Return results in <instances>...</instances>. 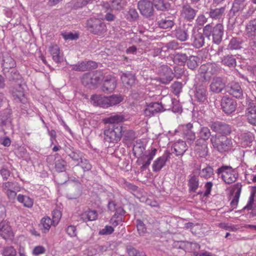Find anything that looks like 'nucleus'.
<instances>
[{
    "instance_id": "nucleus-62",
    "label": "nucleus",
    "mask_w": 256,
    "mask_h": 256,
    "mask_svg": "<svg viewBox=\"0 0 256 256\" xmlns=\"http://www.w3.org/2000/svg\"><path fill=\"white\" fill-rule=\"evenodd\" d=\"M183 134L188 142H192L196 139L195 133L192 130H183Z\"/></svg>"
},
{
    "instance_id": "nucleus-34",
    "label": "nucleus",
    "mask_w": 256,
    "mask_h": 256,
    "mask_svg": "<svg viewBox=\"0 0 256 256\" xmlns=\"http://www.w3.org/2000/svg\"><path fill=\"white\" fill-rule=\"evenodd\" d=\"M98 218V212L95 210L88 209L84 212L80 216V220L86 222L96 220Z\"/></svg>"
},
{
    "instance_id": "nucleus-7",
    "label": "nucleus",
    "mask_w": 256,
    "mask_h": 256,
    "mask_svg": "<svg viewBox=\"0 0 256 256\" xmlns=\"http://www.w3.org/2000/svg\"><path fill=\"white\" fill-rule=\"evenodd\" d=\"M88 30L94 34L102 35L106 32V26L102 20L92 17L87 21Z\"/></svg>"
},
{
    "instance_id": "nucleus-3",
    "label": "nucleus",
    "mask_w": 256,
    "mask_h": 256,
    "mask_svg": "<svg viewBox=\"0 0 256 256\" xmlns=\"http://www.w3.org/2000/svg\"><path fill=\"white\" fill-rule=\"evenodd\" d=\"M124 132L121 126L112 125L106 128L104 130V141L108 143L119 142Z\"/></svg>"
},
{
    "instance_id": "nucleus-59",
    "label": "nucleus",
    "mask_w": 256,
    "mask_h": 256,
    "mask_svg": "<svg viewBox=\"0 0 256 256\" xmlns=\"http://www.w3.org/2000/svg\"><path fill=\"white\" fill-rule=\"evenodd\" d=\"M76 166H80L84 170V172L89 171L91 170L92 168V166L90 164L89 160L86 158H84V156L79 161V164L78 163Z\"/></svg>"
},
{
    "instance_id": "nucleus-55",
    "label": "nucleus",
    "mask_w": 256,
    "mask_h": 256,
    "mask_svg": "<svg viewBox=\"0 0 256 256\" xmlns=\"http://www.w3.org/2000/svg\"><path fill=\"white\" fill-rule=\"evenodd\" d=\"M66 162L61 158L55 160V168L58 172H62L66 170Z\"/></svg>"
},
{
    "instance_id": "nucleus-20",
    "label": "nucleus",
    "mask_w": 256,
    "mask_h": 256,
    "mask_svg": "<svg viewBox=\"0 0 256 256\" xmlns=\"http://www.w3.org/2000/svg\"><path fill=\"white\" fill-rule=\"evenodd\" d=\"M208 143L202 140H196V142L195 151L201 158H205L208 152Z\"/></svg>"
},
{
    "instance_id": "nucleus-18",
    "label": "nucleus",
    "mask_w": 256,
    "mask_h": 256,
    "mask_svg": "<svg viewBox=\"0 0 256 256\" xmlns=\"http://www.w3.org/2000/svg\"><path fill=\"white\" fill-rule=\"evenodd\" d=\"M48 51L52 60L56 63H61L64 61V56L60 52L59 46L56 44H52L48 48Z\"/></svg>"
},
{
    "instance_id": "nucleus-14",
    "label": "nucleus",
    "mask_w": 256,
    "mask_h": 256,
    "mask_svg": "<svg viewBox=\"0 0 256 256\" xmlns=\"http://www.w3.org/2000/svg\"><path fill=\"white\" fill-rule=\"evenodd\" d=\"M160 82L164 84H168L173 79V72L169 66L166 65L162 66L159 69Z\"/></svg>"
},
{
    "instance_id": "nucleus-49",
    "label": "nucleus",
    "mask_w": 256,
    "mask_h": 256,
    "mask_svg": "<svg viewBox=\"0 0 256 256\" xmlns=\"http://www.w3.org/2000/svg\"><path fill=\"white\" fill-rule=\"evenodd\" d=\"M144 150L145 148L142 142H136V144L134 145L132 152L134 156L138 158L144 154Z\"/></svg>"
},
{
    "instance_id": "nucleus-17",
    "label": "nucleus",
    "mask_w": 256,
    "mask_h": 256,
    "mask_svg": "<svg viewBox=\"0 0 256 256\" xmlns=\"http://www.w3.org/2000/svg\"><path fill=\"white\" fill-rule=\"evenodd\" d=\"M116 84V80L114 77L107 76L101 86V90L105 94L111 93L115 90Z\"/></svg>"
},
{
    "instance_id": "nucleus-60",
    "label": "nucleus",
    "mask_w": 256,
    "mask_h": 256,
    "mask_svg": "<svg viewBox=\"0 0 256 256\" xmlns=\"http://www.w3.org/2000/svg\"><path fill=\"white\" fill-rule=\"evenodd\" d=\"M248 33L250 36H256V19L250 20L246 26Z\"/></svg>"
},
{
    "instance_id": "nucleus-51",
    "label": "nucleus",
    "mask_w": 256,
    "mask_h": 256,
    "mask_svg": "<svg viewBox=\"0 0 256 256\" xmlns=\"http://www.w3.org/2000/svg\"><path fill=\"white\" fill-rule=\"evenodd\" d=\"M110 106L120 104L124 100L123 97L120 94H112L108 96Z\"/></svg>"
},
{
    "instance_id": "nucleus-38",
    "label": "nucleus",
    "mask_w": 256,
    "mask_h": 256,
    "mask_svg": "<svg viewBox=\"0 0 256 256\" xmlns=\"http://www.w3.org/2000/svg\"><path fill=\"white\" fill-rule=\"evenodd\" d=\"M121 80L124 84L132 86L135 82V76L132 73L126 72L122 74Z\"/></svg>"
},
{
    "instance_id": "nucleus-13",
    "label": "nucleus",
    "mask_w": 256,
    "mask_h": 256,
    "mask_svg": "<svg viewBox=\"0 0 256 256\" xmlns=\"http://www.w3.org/2000/svg\"><path fill=\"white\" fill-rule=\"evenodd\" d=\"M138 8L143 16H151L154 14L153 4L148 0H140L138 4Z\"/></svg>"
},
{
    "instance_id": "nucleus-44",
    "label": "nucleus",
    "mask_w": 256,
    "mask_h": 256,
    "mask_svg": "<svg viewBox=\"0 0 256 256\" xmlns=\"http://www.w3.org/2000/svg\"><path fill=\"white\" fill-rule=\"evenodd\" d=\"M188 186H189V190L190 192H196L199 186V180L198 177L195 175L192 176L188 180Z\"/></svg>"
},
{
    "instance_id": "nucleus-28",
    "label": "nucleus",
    "mask_w": 256,
    "mask_h": 256,
    "mask_svg": "<svg viewBox=\"0 0 256 256\" xmlns=\"http://www.w3.org/2000/svg\"><path fill=\"white\" fill-rule=\"evenodd\" d=\"M12 234L11 227L6 221L0 222V236L4 238H9Z\"/></svg>"
},
{
    "instance_id": "nucleus-2",
    "label": "nucleus",
    "mask_w": 256,
    "mask_h": 256,
    "mask_svg": "<svg viewBox=\"0 0 256 256\" xmlns=\"http://www.w3.org/2000/svg\"><path fill=\"white\" fill-rule=\"evenodd\" d=\"M210 142L214 148L220 153L228 152L233 148L232 139L224 135H212L210 138Z\"/></svg>"
},
{
    "instance_id": "nucleus-47",
    "label": "nucleus",
    "mask_w": 256,
    "mask_h": 256,
    "mask_svg": "<svg viewBox=\"0 0 256 256\" xmlns=\"http://www.w3.org/2000/svg\"><path fill=\"white\" fill-rule=\"evenodd\" d=\"M2 188L6 193L10 190H15L20 191V187L18 186L17 183L10 182L3 183Z\"/></svg>"
},
{
    "instance_id": "nucleus-21",
    "label": "nucleus",
    "mask_w": 256,
    "mask_h": 256,
    "mask_svg": "<svg viewBox=\"0 0 256 256\" xmlns=\"http://www.w3.org/2000/svg\"><path fill=\"white\" fill-rule=\"evenodd\" d=\"M65 152L72 160L78 164L79 161L84 156L82 152L71 146L66 148Z\"/></svg>"
},
{
    "instance_id": "nucleus-53",
    "label": "nucleus",
    "mask_w": 256,
    "mask_h": 256,
    "mask_svg": "<svg viewBox=\"0 0 256 256\" xmlns=\"http://www.w3.org/2000/svg\"><path fill=\"white\" fill-rule=\"evenodd\" d=\"M254 154L251 152L244 153L243 158L248 164L256 165V146L254 147Z\"/></svg>"
},
{
    "instance_id": "nucleus-29",
    "label": "nucleus",
    "mask_w": 256,
    "mask_h": 256,
    "mask_svg": "<svg viewBox=\"0 0 256 256\" xmlns=\"http://www.w3.org/2000/svg\"><path fill=\"white\" fill-rule=\"evenodd\" d=\"M190 31V29L184 26L182 28H178L175 30V36L179 40L185 42L188 40Z\"/></svg>"
},
{
    "instance_id": "nucleus-31",
    "label": "nucleus",
    "mask_w": 256,
    "mask_h": 256,
    "mask_svg": "<svg viewBox=\"0 0 256 256\" xmlns=\"http://www.w3.org/2000/svg\"><path fill=\"white\" fill-rule=\"evenodd\" d=\"M4 62L2 64L3 68L2 71L4 74L6 72H9L12 69H15L16 64L14 60L10 56H7L4 58Z\"/></svg>"
},
{
    "instance_id": "nucleus-8",
    "label": "nucleus",
    "mask_w": 256,
    "mask_h": 256,
    "mask_svg": "<svg viewBox=\"0 0 256 256\" xmlns=\"http://www.w3.org/2000/svg\"><path fill=\"white\" fill-rule=\"evenodd\" d=\"M209 126L213 132L220 134V136H226L230 135L232 132V126L222 122H212L209 124Z\"/></svg>"
},
{
    "instance_id": "nucleus-39",
    "label": "nucleus",
    "mask_w": 256,
    "mask_h": 256,
    "mask_svg": "<svg viewBox=\"0 0 256 256\" xmlns=\"http://www.w3.org/2000/svg\"><path fill=\"white\" fill-rule=\"evenodd\" d=\"M211 136V132L208 127H201L198 133V139L197 140H202L206 142Z\"/></svg>"
},
{
    "instance_id": "nucleus-45",
    "label": "nucleus",
    "mask_w": 256,
    "mask_h": 256,
    "mask_svg": "<svg viewBox=\"0 0 256 256\" xmlns=\"http://www.w3.org/2000/svg\"><path fill=\"white\" fill-rule=\"evenodd\" d=\"M199 174L201 178L208 179L214 175V169L212 166H207L205 168L200 170Z\"/></svg>"
},
{
    "instance_id": "nucleus-30",
    "label": "nucleus",
    "mask_w": 256,
    "mask_h": 256,
    "mask_svg": "<svg viewBox=\"0 0 256 256\" xmlns=\"http://www.w3.org/2000/svg\"><path fill=\"white\" fill-rule=\"evenodd\" d=\"M242 185L240 183H237L234 185L232 190L235 192L232 200L230 202V206L233 208H236L238 202V200L241 192Z\"/></svg>"
},
{
    "instance_id": "nucleus-37",
    "label": "nucleus",
    "mask_w": 256,
    "mask_h": 256,
    "mask_svg": "<svg viewBox=\"0 0 256 256\" xmlns=\"http://www.w3.org/2000/svg\"><path fill=\"white\" fill-rule=\"evenodd\" d=\"M100 6L102 11V15L105 14L104 16H115V15L117 14L116 12H114L110 3L104 2Z\"/></svg>"
},
{
    "instance_id": "nucleus-50",
    "label": "nucleus",
    "mask_w": 256,
    "mask_h": 256,
    "mask_svg": "<svg viewBox=\"0 0 256 256\" xmlns=\"http://www.w3.org/2000/svg\"><path fill=\"white\" fill-rule=\"evenodd\" d=\"M242 40L239 38H233L231 39L228 48L230 50H238L242 48Z\"/></svg>"
},
{
    "instance_id": "nucleus-61",
    "label": "nucleus",
    "mask_w": 256,
    "mask_h": 256,
    "mask_svg": "<svg viewBox=\"0 0 256 256\" xmlns=\"http://www.w3.org/2000/svg\"><path fill=\"white\" fill-rule=\"evenodd\" d=\"M136 227L138 234L140 236H144L146 233V228L143 222L140 220H136Z\"/></svg>"
},
{
    "instance_id": "nucleus-52",
    "label": "nucleus",
    "mask_w": 256,
    "mask_h": 256,
    "mask_svg": "<svg viewBox=\"0 0 256 256\" xmlns=\"http://www.w3.org/2000/svg\"><path fill=\"white\" fill-rule=\"evenodd\" d=\"M16 199L18 202L22 203L26 207L31 208L32 206V200L29 196L18 194Z\"/></svg>"
},
{
    "instance_id": "nucleus-27",
    "label": "nucleus",
    "mask_w": 256,
    "mask_h": 256,
    "mask_svg": "<svg viewBox=\"0 0 256 256\" xmlns=\"http://www.w3.org/2000/svg\"><path fill=\"white\" fill-rule=\"evenodd\" d=\"M192 31V44L196 48L202 47L204 44V34L198 31Z\"/></svg>"
},
{
    "instance_id": "nucleus-10",
    "label": "nucleus",
    "mask_w": 256,
    "mask_h": 256,
    "mask_svg": "<svg viewBox=\"0 0 256 256\" xmlns=\"http://www.w3.org/2000/svg\"><path fill=\"white\" fill-rule=\"evenodd\" d=\"M147 108L144 110V114L146 116H152L158 112H162L166 110H170V108H167L164 104L162 102H150L146 104Z\"/></svg>"
},
{
    "instance_id": "nucleus-5",
    "label": "nucleus",
    "mask_w": 256,
    "mask_h": 256,
    "mask_svg": "<svg viewBox=\"0 0 256 256\" xmlns=\"http://www.w3.org/2000/svg\"><path fill=\"white\" fill-rule=\"evenodd\" d=\"M216 172L218 176L221 175V178L227 184L235 182L238 177L236 170L230 166H222L216 170Z\"/></svg>"
},
{
    "instance_id": "nucleus-16",
    "label": "nucleus",
    "mask_w": 256,
    "mask_h": 256,
    "mask_svg": "<svg viewBox=\"0 0 256 256\" xmlns=\"http://www.w3.org/2000/svg\"><path fill=\"white\" fill-rule=\"evenodd\" d=\"M227 92L234 97L242 99L244 97L243 90L238 82H232L227 86Z\"/></svg>"
},
{
    "instance_id": "nucleus-23",
    "label": "nucleus",
    "mask_w": 256,
    "mask_h": 256,
    "mask_svg": "<svg viewBox=\"0 0 256 256\" xmlns=\"http://www.w3.org/2000/svg\"><path fill=\"white\" fill-rule=\"evenodd\" d=\"M126 120V116L122 114H116L108 118H104L103 122L104 124L120 126L119 123L122 122Z\"/></svg>"
},
{
    "instance_id": "nucleus-12",
    "label": "nucleus",
    "mask_w": 256,
    "mask_h": 256,
    "mask_svg": "<svg viewBox=\"0 0 256 256\" xmlns=\"http://www.w3.org/2000/svg\"><path fill=\"white\" fill-rule=\"evenodd\" d=\"M226 84V82L224 78L215 76L212 79L210 88L211 92L216 94H220L224 90Z\"/></svg>"
},
{
    "instance_id": "nucleus-64",
    "label": "nucleus",
    "mask_w": 256,
    "mask_h": 256,
    "mask_svg": "<svg viewBox=\"0 0 256 256\" xmlns=\"http://www.w3.org/2000/svg\"><path fill=\"white\" fill-rule=\"evenodd\" d=\"M3 256H16V252L13 246L5 247L2 252Z\"/></svg>"
},
{
    "instance_id": "nucleus-1",
    "label": "nucleus",
    "mask_w": 256,
    "mask_h": 256,
    "mask_svg": "<svg viewBox=\"0 0 256 256\" xmlns=\"http://www.w3.org/2000/svg\"><path fill=\"white\" fill-rule=\"evenodd\" d=\"M4 74L12 84L10 87L9 91L14 100L16 102L26 104L27 102V98L24 93L26 85L21 75L16 69H12L11 71Z\"/></svg>"
},
{
    "instance_id": "nucleus-36",
    "label": "nucleus",
    "mask_w": 256,
    "mask_h": 256,
    "mask_svg": "<svg viewBox=\"0 0 256 256\" xmlns=\"http://www.w3.org/2000/svg\"><path fill=\"white\" fill-rule=\"evenodd\" d=\"M110 2L114 12L116 14L122 10L126 4V0H110Z\"/></svg>"
},
{
    "instance_id": "nucleus-43",
    "label": "nucleus",
    "mask_w": 256,
    "mask_h": 256,
    "mask_svg": "<svg viewBox=\"0 0 256 256\" xmlns=\"http://www.w3.org/2000/svg\"><path fill=\"white\" fill-rule=\"evenodd\" d=\"M199 58L196 56H188V60H186V65L188 68L194 70L198 66Z\"/></svg>"
},
{
    "instance_id": "nucleus-57",
    "label": "nucleus",
    "mask_w": 256,
    "mask_h": 256,
    "mask_svg": "<svg viewBox=\"0 0 256 256\" xmlns=\"http://www.w3.org/2000/svg\"><path fill=\"white\" fill-rule=\"evenodd\" d=\"M244 1V0H234L230 10V14L236 15L240 10L241 6Z\"/></svg>"
},
{
    "instance_id": "nucleus-56",
    "label": "nucleus",
    "mask_w": 256,
    "mask_h": 256,
    "mask_svg": "<svg viewBox=\"0 0 256 256\" xmlns=\"http://www.w3.org/2000/svg\"><path fill=\"white\" fill-rule=\"evenodd\" d=\"M198 10L192 8L190 6L187 4L182 7V14L185 16H194Z\"/></svg>"
},
{
    "instance_id": "nucleus-33",
    "label": "nucleus",
    "mask_w": 256,
    "mask_h": 256,
    "mask_svg": "<svg viewBox=\"0 0 256 256\" xmlns=\"http://www.w3.org/2000/svg\"><path fill=\"white\" fill-rule=\"evenodd\" d=\"M172 60L175 64L184 66L188 60V56L182 52H175L172 55Z\"/></svg>"
},
{
    "instance_id": "nucleus-6",
    "label": "nucleus",
    "mask_w": 256,
    "mask_h": 256,
    "mask_svg": "<svg viewBox=\"0 0 256 256\" xmlns=\"http://www.w3.org/2000/svg\"><path fill=\"white\" fill-rule=\"evenodd\" d=\"M104 78L103 74L100 71L96 70L84 74L81 80L83 85L91 88L99 84Z\"/></svg>"
},
{
    "instance_id": "nucleus-32",
    "label": "nucleus",
    "mask_w": 256,
    "mask_h": 256,
    "mask_svg": "<svg viewBox=\"0 0 256 256\" xmlns=\"http://www.w3.org/2000/svg\"><path fill=\"white\" fill-rule=\"evenodd\" d=\"M173 148L177 156H182L188 150V146L186 142L180 140L175 142Z\"/></svg>"
},
{
    "instance_id": "nucleus-40",
    "label": "nucleus",
    "mask_w": 256,
    "mask_h": 256,
    "mask_svg": "<svg viewBox=\"0 0 256 256\" xmlns=\"http://www.w3.org/2000/svg\"><path fill=\"white\" fill-rule=\"evenodd\" d=\"M222 63L230 68H234L236 66V60L234 56L228 54L222 58Z\"/></svg>"
},
{
    "instance_id": "nucleus-24",
    "label": "nucleus",
    "mask_w": 256,
    "mask_h": 256,
    "mask_svg": "<svg viewBox=\"0 0 256 256\" xmlns=\"http://www.w3.org/2000/svg\"><path fill=\"white\" fill-rule=\"evenodd\" d=\"M245 116L250 124L256 126V106L250 104L246 110Z\"/></svg>"
},
{
    "instance_id": "nucleus-42",
    "label": "nucleus",
    "mask_w": 256,
    "mask_h": 256,
    "mask_svg": "<svg viewBox=\"0 0 256 256\" xmlns=\"http://www.w3.org/2000/svg\"><path fill=\"white\" fill-rule=\"evenodd\" d=\"M247 50L248 54L252 56H256V37L251 38L248 40Z\"/></svg>"
},
{
    "instance_id": "nucleus-22",
    "label": "nucleus",
    "mask_w": 256,
    "mask_h": 256,
    "mask_svg": "<svg viewBox=\"0 0 256 256\" xmlns=\"http://www.w3.org/2000/svg\"><path fill=\"white\" fill-rule=\"evenodd\" d=\"M91 102L95 106H99L104 108L110 106L108 96H102L101 95H92L90 98Z\"/></svg>"
},
{
    "instance_id": "nucleus-9",
    "label": "nucleus",
    "mask_w": 256,
    "mask_h": 256,
    "mask_svg": "<svg viewBox=\"0 0 256 256\" xmlns=\"http://www.w3.org/2000/svg\"><path fill=\"white\" fill-rule=\"evenodd\" d=\"M222 110L226 114L233 113L237 107L236 100L228 96H223L220 100Z\"/></svg>"
},
{
    "instance_id": "nucleus-4",
    "label": "nucleus",
    "mask_w": 256,
    "mask_h": 256,
    "mask_svg": "<svg viewBox=\"0 0 256 256\" xmlns=\"http://www.w3.org/2000/svg\"><path fill=\"white\" fill-rule=\"evenodd\" d=\"M220 68L214 63H206L202 64L200 68V80L202 82H206L210 77L219 72Z\"/></svg>"
},
{
    "instance_id": "nucleus-48",
    "label": "nucleus",
    "mask_w": 256,
    "mask_h": 256,
    "mask_svg": "<svg viewBox=\"0 0 256 256\" xmlns=\"http://www.w3.org/2000/svg\"><path fill=\"white\" fill-rule=\"evenodd\" d=\"M182 44L178 43L176 40H171L165 44L164 46L162 47V50H175L182 48Z\"/></svg>"
},
{
    "instance_id": "nucleus-41",
    "label": "nucleus",
    "mask_w": 256,
    "mask_h": 256,
    "mask_svg": "<svg viewBox=\"0 0 256 256\" xmlns=\"http://www.w3.org/2000/svg\"><path fill=\"white\" fill-rule=\"evenodd\" d=\"M170 17H166L158 22V26L160 28L164 29L171 28L174 24L173 20L169 19Z\"/></svg>"
},
{
    "instance_id": "nucleus-35",
    "label": "nucleus",
    "mask_w": 256,
    "mask_h": 256,
    "mask_svg": "<svg viewBox=\"0 0 256 256\" xmlns=\"http://www.w3.org/2000/svg\"><path fill=\"white\" fill-rule=\"evenodd\" d=\"M11 110L8 107L4 108L2 111H0V120L3 126H6L8 122H10Z\"/></svg>"
},
{
    "instance_id": "nucleus-26",
    "label": "nucleus",
    "mask_w": 256,
    "mask_h": 256,
    "mask_svg": "<svg viewBox=\"0 0 256 256\" xmlns=\"http://www.w3.org/2000/svg\"><path fill=\"white\" fill-rule=\"evenodd\" d=\"M254 137V134L250 132H244L240 134V140L242 147H250L252 146Z\"/></svg>"
},
{
    "instance_id": "nucleus-58",
    "label": "nucleus",
    "mask_w": 256,
    "mask_h": 256,
    "mask_svg": "<svg viewBox=\"0 0 256 256\" xmlns=\"http://www.w3.org/2000/svg\"><path fill=\"white\" fill-rule=\"evenodd\" d=\"M126 250L129 256H146L142 252H140L132 246H128Z\"/></svg>"
},
{
    "instance_id": "nucleus-19",
    "label": "nucleus",
    "mask_w": 256,
    "mask_h": 256,
    "mask_svg": "<svg viewBox=\"0 0 256 256\" xmlns=\"http://www.w3.org/2000/svg\"><path fill=\"white\" fill-rule=\"evenodd\" d=\"M208 94L206 86L201 84L196 87L194 98L198 102H204L208 98Z\"/></svg>"
},
{
    "instance_id": "nucleus-54",
    "label": "nucleus",
    "mask_w": 256,
    "mask_h": 256,
    "mask_svg": "<svg viewBox=\"0 0 256 256\" xmlns=\"http://www.w3.org/2000/svg\"><path fill=\"white\" fill-rule=\"evenodd\" d=\"M169 102L172 104V106H166L167 108H170V109H172V111L175 113H179L182 112V108L179 101L176 100V99L173 100L170 98Z\"/></svg>"
},
{
    "instance_id": "nucleus-46",
    "label": "nucleus",
    "mask_w": 256,
    "mask_h": 256,
    "mask_svg": "<svg viewBox=\"0 0 256 256\" xmlns=\"http://www.w3.org/2000/svg\"><path fill=\"white\" fill-rule=\"evenodd\" d=\"M153 6L158 10L164 11L170 6L169 4L164 2V0H152Z\"/></svg>"
},
{
    "instance_id": "nucleus-11",
    "label": "nucleus",
    "mask_w": 256,
    "mask_h": 256,
    "mask_svg": "<svg viewBox=\"0 0 256 256\" xmlns=\"http://www.w3.org/2000/svg\"><path fill=\"white\" fill-rule=\"evenodd\" d=\"M156 148H152L148 154H144L138 158L136 163L139 165H142L140 168L141 172H143L148 168L152 160L156 155Z\"/></svg>"
},
{
    "instance_id": "nucleus-15",
    "label": "nucleus",
    "mask_w": 256,
    "mask_h": 256,
    "mask_svg": "<svg viewBox=\"0 0 256 256\" xmlns=\"http://www.w3.org/2000/svg\"><path fill=\"white\" fill-rule=\"evenodd\" d=\"M171 153L168 150L164 152L162 156L158 158L152 164V170L154 172H159L170 160Z\"/></svg>"
},
{
    "instance_id": "nucleus-63",
    "label": "nucleus",
    "mask_w": 256,
    "mask_h": 256,
    "mask_svg": "<svg viewBox=\"0 0 256 256\" xmlns=\"http://www.w3.org/2000/svg\"><path fill=\"white\" fill-rule=\"evenodd\" d=\"M72 70L78 72H84L88 70V64L86 62H82L73 65Z\"/></svg>"
},
{
    "instance_id": "nucleus-25",
    "label": "nucleus",
    "mask_w": 256,
    "mask_h": 256,
    "mask_svg": "<svg viewBox=\"0 0 256 256\" xmlns=\"http://www.w3.org/2000/svg\"><path fill=\"white\" fill-rule=\"evenodd\" d=\"M224 34L223 26L221 24H217L212 28V36L213 42L216 44H219L222 40V36Z\"/></svg>"
}]
</instances>
